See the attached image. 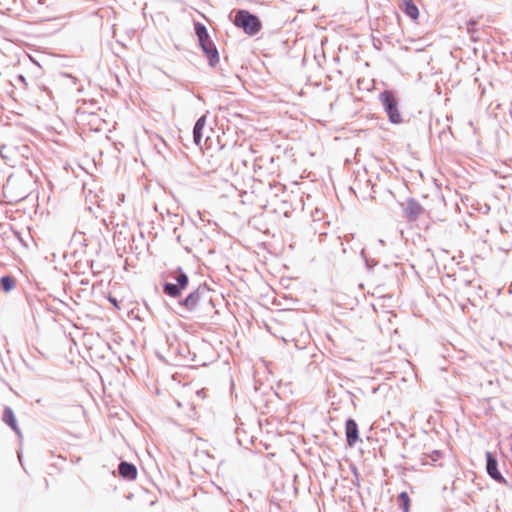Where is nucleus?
<instances>
[{
    "instance_id": "nucleus-17",
    "label": "nucleus",
    "mask_w": 512,
    "mask_h": 512,
    "mask_svg": "<svg viewBox=\"0 0 512 512\" xmlns=\"http://www.w3.org/2000/svg\"><path fill=\"white\" fill-rule=\"evenodd\" d=\"M15 82H19V83H21V84L23 85V87H24V88H26V87H27V82H26V79H25V77H24L23 75H18V76H16V78H15Z\"/></svg>"
},
{
    "instance_id": "nucleus-18",
    "label": "nucleus",
    "mask_w": 512,
    "mask_h": 512,
    "mask_svg": "<svg viewBox=\"0 0 512 512\" xmlns=\"http://www.w3.org/2000/svg\"><path fill=\"white\" fill-rule=\"evenodd\" d=\"M440 455H441L440 451L435 450V451H433L432 455H430L429 457H431L432 462H435L440 457Z\"/></svg>"
},
{
    "instance_id": "nucleus-15",
    "label": "nucleus",
    "mask_w": 512,
    "mask_h": 512,
    "mask_svg": "<svg viewBox=\"0 0 512 512\" xmlns=\"http://www.w3.org/2000/svg\"><path fill=\"white\" fill-rule=\"evenodd\" d=\"M176 284L183 290L186 288L188 284V277L187 275L179 269L177 276L175 277Z\"/></svg>"
},
{
    "instance_id": "nucleus-21",
    "label": "nucleus",
    "mask_w": 512,
    "mask_h": 512,
    "mask_svg": "<svg viewBox=\"0 0 512 512\" xmlns=\"http://www.w3.org/2000/svg\"><path fill=\"white\" fill-rule=\"evenodd\" d=\"M10 185H11V180H8V182H7L6 186H5V188H6V189H9Z\"/></svg>"
},
{
    "instance_id": "nucleus-10",
    "label": "nucleus",
    "mask_w": 512,
    "mask_h": 512,
    "mask_svg": "<svg viewBox=\"0 0 512 512\" xmlns=\"http://www.w3.org/2000/svg\"><path fill=\"white\" fill-rule=\"evenodd\" d=\"M405 213L409 219L414 220L422 213V208L417 202L409 201Z\"/></svg>"
},
{
    "instance_id": "nucleus-4",
    "label": "nucleus",
    "mask_w": 512,
    "mask_h": 512,
    "mask_svg": "<svg viewBox=\"0 0 512 512\" xmlns=\"http://www.w3.org/2000/svg\"><path fill=\"white\" fill-rule=\"evenodd\" d=\"M208 293L206 287H199L194 292L190 293L182 302L188 310H194L199 301Z\"/></svg>"
},
{
    "instance_id": "nucleus-1",
    "label": "nucleus",
    "mask_w": 512,
    "mask_h": 512,
    "mask_svg": "<svg viewBox=\"0 0 512 512\" xmlns=\"http://www.w3.org/2000/svg\"><path fill=\"white\" fill-rule=\"evenodd\" d=\"M234 23L249 35H255L261 29L260 20L255 15L245 10H240L236 13Z\"/></svg>"
},
{
    "instance_id": "nucleus-3",
    "label": "nucleus",
    "mask_w": 512,
    "mask_h": 512,
    "mask_svg": "<svg viewBox=\"0 0 512 512\" xmlns=\"http://www.w3.org/2000/svg\"><path fill=\"white\" fill-rule=\"evenodd\" d=\"M486 460H487L486 469H487L488 475L491 478H493L494 480H496L497 482L506 484L507 482H506L505 478L501 475V473L497 469V460L495 459V457L492 455L491 452H486Z\"/></svg>"
},
{
    "instance_id": "nucleus-7",
    "label": "nucleus",
    "mask_w": 512,
    "mask_h": 512,
    "mask_svg": "<svg viewBox=\"0 0 512 512\" xmlns=\"http://www.w3.org/2000/svg\"><path fill=\"white\" fill-rule=\"evenodd\" d=\"M118 471L121 477L128 480H134L137 477L136 467L128 462H121L119 464Z\"/></svg>"
},
{
    "instance_id": "nucleus-6",
    "label": "nucleus",
    "mask_w": 512,
    "mask_h": 512,
    "mask_svg": "<svg viewBox=\"0 0 512 512\" xmlns=\"http://www.w3.org/2000/svg\"><path fill=\"white\" fill-rule=\"evenodd\" d=\"M347 443L350 447L354 446L358 440V426L353 419H348L345 425Z\"/></svg>"
},
{
    "instance_id": "nucleus-9",
    "label": "nucleus",
    "mask_w": 512,
    "mask_h": 512,
    "mask_svg": "<svg viewBox=\"0 0 512 512\" xmlns=\"http://www.w3.org/2000/svg\"><path fill=\"white\" fill-rule=\"evenodd\" d=\"M205 124H206V116H201L195 126H194V130H193V138H194V142L195 144L197 145H200L201 144V140H202V130L203 128L205 127Z\"/></svg>"
},
{
    "instance_id": "nucleus-20",
    "label": "nucleus",
    "mask_w": 512,
    "mask_h": 512,
    "mask_svg": "<svg viewBox=\"0 0 512 512\" xmlns=\"http://www.w3.org/2000/svg\"><path fill=\"white\" fill-rule=\"evenodd\" d=\"M4 150H5V147H2V149H1V154H2V157H3L4 159H6V158H7V156L4 154Z\"/></svg>"
},
{
    "instance_id": "nucleus-12",
    "label": "nucleus",
    "mask_w": 512,
    "mask_h": 512,
    "mask_svg": "<svg viewBox=\"0 0 512 512\" xmlns=\"http://www.w3.org/2000/svg\"><path fill=\"white\" fill-rule=\"evenodd\" d=\"M163 290L167 295L177 297L180 295L182 289L177 284L165 283Z\"/></svg>"
},
{
    "instance_id": "nucleus-14",
    "label": "nucleus",
    "mask_w": 512,
    "mask_h": 512,
    "mask_svg": "<svg viewBox=\"0 0 512 512\" xmlns=\"http://www.w3.org/2000/svg\"><path fill=\"white\" fill-rule=\"evenodd\" d=\"M1 285L5 292H10L15 287V281L10 276H4L1 278Z\"/></svg>"
},
{
    "instance_id": "nucleus-16",
    "label": "nucleus",
    "mask_w": 512,
    "mask_h": 512,
    "mask_svg": "<svg viewBox=\"0 0 512 512\" xmlns=\"http://www.w3.org/2000/svg\"><path fill=\"white\" fill-rule=\"evenodd\" d=\"M409 501H410V499H409V496H408V494L406 492H402L398 496L399 505L403 509L404 512H408Z\"/></svg>"
},
{
    "instance_id": "nucleus-8",
    "label": "nucleus",
    "mask_w": 512,
    "mask_h": 512,
    "mask_svg": "<svg viewBox=\"0 0 512 512\" xmlns=\"http://www.w3.org/2000/svg\"><path fill=\"white\" fill-rule=\"evenodd\" d=\"M3 421L9 425L18 435L21 434L20 429L17 425L13 410L10 407H5L3 413Z\"/></svg>"
},
{
    "instance_id": "nucleus-19",
    "label": "nucleus",
    "mask_w": 512,
    "mask_h": 512,
    "mask_svg": "<svg viewBox=\"0 0 512 512\" xmlns=\"http://www.w3.org/2000/svg\"><path fill=\"white\" fill-rule=\"evenodd\" d=\"M427 457H428V456L425 454V455H424V457L422 458V464H423V465L431 464V462H429V461L427 460Z\"/></svg>"
},
{
    "instance_id": "nucleus-11",
    "label": "nucleus",
    "mask_w": 512,
    "mask_h": 512,
    "mask_svg": "<svg viewBox=\"0 0 512 512\" xmlns=\"http://www.w3.org/2000/svg\"><path fill=\"white\" fill-rule=\"evenodd\" d=\"M404 12L411 19L416 20L419 16L417 6L411 0H403Z\"/></svg>"
},
{
    "instance_id": "nucleus-5",
    "label": "nucleus",
    "mask_w": 512,
    "mask_h": 512,
    "mask_svg": "<svg viewBox=\"0 0 512 512\" xmlns=\"http://www.w3.org/2000/svg\"><path fill=\"white\" fill-rule=\"evenodd\" d=\"M200 45L207 58L209 59V64L212 67L216 66V64L219 62V54L214 43L208 39L206 41L200 42Z\"/></svg>"
},
{
    "instance_id": "nucleus-2",
    "label": "nucleus",
    "mask_w": 512,
    "mask_h": 512,
    "mask_svg": "<svg viewBox=\"0 0 512 512\" xmlns=\"http://www.w3.org/2000/svg\"><path fill=\"white\" fill-rule=\"evenodd\" d=\"M380 100L390 121L395 124L401 123L402 117L398 110V103L394 95L389 91H384L380 94Z\"/></svg>"
},
{
    "instance_id": "nucleus-13",
    "label": "nucleus",
    "mask_w": 512,
    "mask_h": 512,
    "mask_svg": "<svg viewBox=\"0 0 512 512\" xmlns=\"http://www.w3.org/2000/svg\"><path fill=\"white\" fill-rule=\"evenodd\" d=\"M195 31L198 36L199 42H203V41H206L209 39L207 30H206L205 26H203L202 24L197 23L195 25Z\"/></svg>"
}]
</instances>
